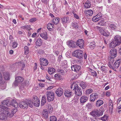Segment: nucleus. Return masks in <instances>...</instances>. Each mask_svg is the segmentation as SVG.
<instances>
[{
	"label": "nucleus",
	"mask_w": 121,
	"mask_h": 121,
	"mask_svg": "<svg viewBox=\"0 0 121 121\" xmlns=\"http://www.w3.org/2000/svg\"><path fill=\"white\" fill-rule=\"evenodd\" d=\"M0 108L2 110L3 112L0 114V119L3 120L5 119L7 117H11L12 116V114H10L8 110V108L6 106L0 105Z\"/></svg>",
	"instance_id": "f257e3e1"
},
{
	"label": "nucleus",
	"mask_w": 121,
	"mask_h": 121,
	"mask_svg": "<svg viewBox=\"0 0 121 121\" xmlns=\"http://www.w3.org/2000/svg\"><path fill=\"white\" fill-rule=\"evenodd\" d=\"M121 43V37L119 35L114 36V38L110 44V48H114Z\"/></svg>",
	"instance_id": "f03ea898"
},
{
	"label": "nucleus",
	"mask_w": 121,
	"mask_h": 121,
	"mask_svg": "<svg viewBox=\"0 0 121 121\" xmlns=\"http://www.w3.org/2000/svg\"><path fill=\"white\" fill-rule=\"evenodd\" d=\"M71 88V89L75 90V93L76 95L79 96L82 95V90L81 88L78 86L76 82H73L72 84Z\"/></svg>",
	"instance_id": "7ed1b4c3"
},
{
	"label": "nucleus",
	"mask_w": 121,
	"mask_h": 121,
	"mask_svg": "<svg viewBox=\"0 0 121 121\" xmlns=\"http://www.w3.org/2000/svg\"><path fill=\"white\" fill-rule=\"evenodd\" d=\"M11 102V103L10 102L9 100H5L1 102V104H2L1 105L3 106V105H6L8 106L11 105L16 108L18 107V104L15 100H12Z\"/></svg>",
	"instance_id": "20e7f679"
},
{
	"label": "nucleus",
	"mask_w": 121,
	"mask_h": 121,
	"mask_svg": "<svg viewBox=\"0 0 121 121\" xmlns=\"http://www.w3.org/2000/svg\"><path fill=\"white\" fill-rule=\"evenodd\" d=\"M25 65L22 61H18L14 64L12 66L11 69L13 71H14L16 69V68L19 66L22 67L21 68V70H23L25 67Z\"/></svg>",
	"instance_id": "39448f33"
},
{
	"label": "nucleus",
	"mask_w": 121,
	"mask_h": 121,
	"mask_svg": "<svg viewBox=\"0 0 121 121\" xmlns=\"http://www.w3.org/2000/svg\"><path fill=\"white\" fill-rule=\"evenodd\" d=\"M96 28L99 30V31L100 34L103 36L107 37L109 35L110 33L108 30H105L104 28H103L98 26H96Z\"/></svg>",
	"instance_id": "423d86ee"
},
{
	"label": "nucleus",
	"mask_w": 121,
	"mask_h": 121,
	"mask_svg": "<svg viewBox=\"0 0 121 121\" xmlns=\"http://www.w3.org/2000/svg\"><path fill=\"white\" fill-rule=\"evenodd\" d=\"M54 93L52 91L48 92H47V96L48 101H53L54 98Z\"/></svg>",
	"instance_id": "0eeeda50"
},
{
	"label": "nucleus",
	"mask_w": 121,
	"mask_h": 121,
	"mask_svg": "<svg viewBox=\"0 0 121 121\" xmlns=\"http://www.w3.org/2000/svg\"><path fill=\"white\" fill-rule=\"evenodd\" d=\"M24 80L23 78L21 77L17 76L15 78V80L13 85L15 86H17L18 83L22 82Z\"/></svg>",
	"instance_id": "6e6552de"
},
{
	"label": "nucleus",
	"mask_w": 121,
	"mask_h": 121,
	"mask_svg": "<svg viewBox=\"0 0 121 121\" xmlns=\"http://www.w3.org/2000/svg\"><path fill=\"white\" fill-rule=\"evenodd\" d=\"M34 105L36 107H38L40 105V101L36 96H34L33 99Z\"/></svg>",
	"instance_id": "1a4fd4ad"
},
{
	"label": "nucleus",
	"mask_w": 121,
	"mask_h": 121,
	"mask_svg": "<svg viewBox=\"0 0 121 121\" xmlns=\"http://www.w3.org/2000/svg\"><path fill=\"white\" fill-rule=\"evenodd\" d=\"M99 97V95L96 93H94L91 94L90 95V99L91 101L93 102Z\"/></svg>",
	"instance_id": "9d476101"
},
{
	"label": "nucleus",
	"mask_w": 121,
	"mask_h": 121,
	"mask_svg": "<svg viewBox=\"0 0 121 121\" xmlns=\"http://www.w3.org/2000/svg\"><path fill=\"white\" fill-rule=\"evenodd\" d=\"M91 115L94 117H98L100 116L99 110L97 109H95L90 112Z\"/></svg>",
	"instance_id": "9b49d317"
},
{
	"label": "nucleus",
	"mask_w": 121,
	"mask_h": 121,
	"mask_svg": "<svg viewBox=\"0 0 121 121\" xmlns=\"http://www.w3.org/2000/svg\"><path fill=\"white\" fill-rule=\"evenodd\" d=\"M102 14L101 13H98L94 17L92 18V20L94 22L98 21L102 17Z\"/></svg>",
	"instance_id": "f8f14e48"
},
{
	"label": "nucleus",
	"mask_w": 121,
	"mask_h": 121,
	"mask_svg": "<svg viewBox=\"0 0 121 121\" xmlns=\"http://www.w3.org/2000/svg\"><path fill=\"white\" fill-rule=\"evenodd\" d=\"M40 64L41 65L44 66H47L48 64V60L43 58H42L40 59Z\"/></svg>",
	"instance_id": "ddd939ff"
},
{
	"label": "nucleus",
	"mask_w": 121,
	"mask_h": 121,
	"mask_svg": "<svg viewBox=\"0 0 121 121\" xmlns=\"http://www.w3.org/2000/svg\"><path fill=\"white\" fill-rule=\"evenodd\" d=\"M121 62V60L119 59L116 60L115 61L114 65V68L113 69L116 71V69H117L120 66V64Z\"/></svg>",
	"instance_id": "4468645a"
},
{
	"label": "nucleus",
	"mask_w": 121,
	"mask_h": 121,
	"mask_svg": "<svg viewBox=\"0 0 121 121\" xmlns=\"http://www.w3.org/2000/svg\"><path fill=\"white\" fill-rule=\"evenodd\" d=\"M19 106L22 108H27L28 107V104L26 102L22 101L19 103Z\"/></svg>",
	"instance_id": "2eb2a0df"
},
{
	"label": "nucleus",
	"mask_w": 121,
	"mask_h": 121,
	"mask_svg": "<svg viewBox=\"0 0 121 121\" xmlns=\"http://www.w3.org/2000/svg\"><path fill=\"white\" fill-rule=\"evenodd\" d=\"M77 45L79 48H82L84 46L83 40L82 39H79L76 42Z\"/></svg>",
	"instance_id": "dca6fc26"
},
{
	"label": "nucleus",
	"mask_w": 121,
	"mask_h": 121,
	"mask_svg": "<svg viewBox=\"0 0 121 121\" xmlns=\"http://www.w3.org/2000/svg\"><path fill=\"white\" fill-rule=\"evenodd\" d=\"M81 68V66L77 65H75L71 67L72 70L74 71H78Z\"/></svg>",
	"instance_id": "f3484780"
},
{
	"label": "nucleus",
	"mask_w": 121,
	"mask_h": 121,
	"mask_svg": "<svg viewBox=\"0 0 121 121\" xmlns=\"http://www.w3.org/2000/svg\"><path fill=\"white\" fill-rule=\"evenodd\" d=\"M55 93L59 97L61 96L63 93L62 89L61 88H58L56 90Z\"/></svg>",
	"instance_id": "a211bd4d"
},
{
	"label": "nucleus",
	"mask_w": 121,
	"mask_h": 121,
	"mask_svg": "<svg viewBox=\"0 0 121 121\" xmlns=\"http://www.w3.org/2000/svg\"><path fill=\"white\" fill-rule=\"evenodd\" d=\"M85 14L88 16H91L93 13V11L91 9L85 10L84 11Z\"/></svg>",
	"instance_id": "6ab92c4d"
},
{
	"label": "nucleus",
	"mask_w": 121,
	"mask_h": 121,
	"mask_svg": "<svg viewBox=\"0 0 121 121\" xmlns=\"http://www.w3.org/2000/svg\"><path fill=\"white\" fill-rule=\"evenodd\" d=\"M109 28L113 30H116L117 29V24L112 23L109 25Z\"/></svg>",
	"instance_id": "aec40b11"
},
{
	"label": "nucleus",
	"mask_w": 121,
	"mask_h": 121,
	"mask_svg": "<svg viewBox=\"0 0 121 121\" xmlns=\"http://www.w3.org/2000/svg\"><path fill=\"white\" fill-rule=\"evenodd\" d=\"M75 43V42L72 40H70L69 41L67 44L69 46L74 48L76 47Z\"/></svg>",
	"instance_id": "412c9836"
},
{
	"label": "nucleus",
	"mask_w": 121,
	"mask_h": 121,
	"mask_svg": "<svg viewBox=\"0 0 121 121\" xmlns=\"http://www.w3.org/2000/svg\"><path fill=\"white\" fill-rule=\"evenodd\" d=\"M40 36L43 39L45 40H47L48 38L47 33L46 31H44L43 33H41Z\"/></svg>",
	"instance_id": "4be33fe9"
},
{
	"label": "nucleus",
	"mask_w": 121,
	"mask_h": 121,
	"mask_svg": "<svg viewBox=\"0 0 121 121\" xmlns=\"http://www.w3.org/2000/svg\"><path fill=\"white\" fill-rule=\"evenodd\" d=\"M88 99V98L85 96H82L80 99V102L81 104H83L86 102Z\"/></svg>",
	"instance_id": "5701e85b"
},
{
	"label": "nucleus",
	"mask_w": 121,
	"mask_h": 121,
	"mask_svg": "<svg viewBox=\"0 0 121 121\" xmlns=\"http://www.w3.org/2000/svg\"><path fill=\"white\" fill-rule=\"evenodd\" d=\"M46 108L49 113H51L53 111L52 106L50 104H48L47 105Z\"/></svg>",
	"instance_id": "b1692460"
},
{
	"label": "nucleus",
	"mask_w": 121,
	"mask_h": 121,
	"mask_svg": "<svg viewBox=\"0 0 121 121\" xmlns=\"http://www.w3.org/2000/svg\"><path fill=\"white\" fill-rule=\"evenodd\" d=\"M42 114L43 116L45 118H47L48 117V113L47 110L44 109L42 112Z\"/></svg>",
	"instance_id": "393cba45"
},
{
	"label": "nucleus",
	"mask_w": 121,
	"mask_h": 121,
	"mask_svg": "<svg viewBox=\"0 0 121 121\" xmlns=\"http://www.w3.org/2000/svg\"><path fill=\"white\" fill-rule=\"evenodd\" d=\"M72 94V92L69 90H66L64 92L65 95L67 97H69Z\"/></svg>",
	"instance_id": "a878e982"
},
{
	"label": "nucleus",
	"mask_w": 121,
	"mask_h": 121,
	"mask_svg": "<svg viewBox=\"0 0 121 121\" xmlns=\"http://www.w3.org/2000/svg\"><path fill=\"white\" fill-rule=\"evenodd\" d=\"M43 41L40 38L37 39L36 42V44L37 46H40L42 44Z\"/></svg>",
	"instance_id": "bb28decb"
},
{
	"label": "nucleus",
	"mask_w": 121,
	"mask_h": 121,
	"mask_svg": "<svg viewBox=\"0 0 121 121\" xmlns=\"http://www.w3.org/2000/svg\"><path fill=\"white\" fill-rule=\"evenodd\" d=\"M103 103V102L101 100H99L97 101L96 105L97 107H99Z\"/></svg>",
	"instance_id": "cd10ccee"
},
{
	"label": "nucleus",
	"mask_w": 121,
	"mask_h": 121,
	"mask_svg": "<svg viewBox=\"0 0 121 121\" xmlns=\"http://www.w3.org/2000/svg\"><path fill=\"white\" fill-rule=\"evenodd\" d=\"M59 21L60 18H59L55 17L53 19L52 22L54 24L56 25L59 23Z\"/></svg>",
	"instance_id": "c85d7f7f"
},
{
	"label": "nucleus",
	"mask_w": 121,
	"mask_h": 121,
	"mask_svg": "<svg viewBox=\"0 0 121 121\" xmlns=\"http://www.w3.org/2000/svg\"><path fill=\"white\" fill-rule=\"evenodd\" d=\"M55 70L53 68L50 67L48 68V72L50 74H52L55 71Z\"/></svg>",
	"instance_id": "c756f323"
},
{
	"label": "nucleus",
	"mask_w": 121,
	"mask_h": 121,
	"mask_svg": "<svg viewBox=\"0 0 121 121\" xmlns=\"http://www.w3.org/2000/svg\"><path fill=\"white\" fill-rule=\"evenodd\" d=\"M53 24L51 23H49L48 25L47 28L49 31H51L53 28Z\"/></svg>",
	"instance_id": "7c9ffc66"
},
{
	"label": "nucleus",
	"mask_w": 121,
	"mask_h": 121,
	"mask_svg": "<svg viewBox=\"0 0 121 121\" xmlns=\"http://www.w3.org/2000/svg\"><path fill=\"white\" fill-rule=\"evenodd\" d=\"M83 53H71L72 54L73 56L77 57L78 58H79L81 57L83 55Z\"/></svg>",
	"instance_id": "2f4dec72"
},
{
	"label": "nucleus",
	"mask_w": 121,
	"mask_h": 121,
	"mask_svg": "<svg viewBox=\"0 0 121 121\" xmlns=\"http://www.w3.org/2000/svg\"><path fill=\"white\" fill-rule=\"evenodd\" d=\"M3 76L5 80H8L9 79V75L8 73H3Z\"/></svg>",
	"instance_id": "473e14b6"
},
{
	"label": "nucleus",
	"mask_w": 121,
	"mask_h": 121,
	"mask_svg": "<svg viewBox=\"0 0 121 121\" xmlns=\"http://www.w3.org/2000/svg\"><path fill=\"white\" fill-rule=\"evenodd\" d=\"M3 82H4L3 83H0V88L2 90H4L6 88V84L4 81H3Z\"/></svg>",
	"instance_id": "72a5a7b5"
},
{
	"label": "nucleus",
	"mask_w": 121,
	"mask_h": 121,
	"mask_svg": "<svg viewBox=\"0 0 121 121\" xmlns=\"http://www.w3.org/2000/svg\"><path fill=\"white\" fill-rule=\"evenodd\" d=\"M91 6V4L89 1H87L85 3L84 7L85 8H88Z\"/></svg>",
	"instance_id": "f704fd0d"
},
{
	"label": "nucleus",
	"mask_w": 121,
	"mask_h": 121,
	"mask_svg": "<svg viewBox=\"0 0 121 121\" xmlns=\"http://www.w3.org/2000/svg\"><path fill=\"white\" fill-rule=\"evenodd\" d=\"M26 102L28 104V106H29L31 108L33 107V105H34V102L33 100L32 101H31L30 100H28Z\"/></svg>",
	"instance_id": "c9c22d12"
},
{
	"label": "nucleus",
	"mask_w": 121,
	"mask_h": 121,
	"mask_svg": "<svg viewBox=\"0 0 121 121\" xmlns=\"http://www.w3.org/2000/svg\"><path fill=\"white\" fill-rule=\"evenodd\" d=\"M109 56V59H110V60H113V59L116 56L117 54L116 53H110Z\"/></svg>",
	"instance_id": "e433bc0d"
},
{
	"label": "nucleus",
	"mask_w": 121,
	"mask_h": 121,
	"mask_svg": "<svg viewBox=\"0 0 121 121\" xmlns=\"http://www.w3.org/2000/svg\"><path fill=\"white\" fill-rule=\"evenodd\" d=\"M46 99L45 96H43L42 98L41 101V105L42 106L46 103Z\"/></svg>",
	"instance_id": "4c0bfd02"
},
{
	"label": "nucleus",
	"mask_w": 121,
	"mask_h": 121,
	"mask_svg": "<svg viewBox=\"0 0 121 121\" xmlns=\"http://www.w3.org/2000/svg\"><path fill=\"white\" fill-rule=\"evenodd\" d=\"M108 68L104 66H102L101 67V70L105 72H107L108 70Z\"/></svg>",
	"instance_id": "58836bf2"
},
{
	"label": "nucleus",
	"mask_w": 121,
	"mask_h": 121,
	"mask_svg": "<svg viewBox=\"0 0 121 121\" xmlns=\"http://www.w3.org/2000/svg\"><path fill=\"white\" fill-rule=\"evenodd\" d=\"M82 88L83 89H84L86 88L87 86L86 82H81L80 84Z\"/></svg>",
	"instance_id": "ea45409f"
},
{
	"label": "nucleus",
	"mask_w": 121,
	"mask_h": 121,
	"mask_svg": "<svg viewBox=\"0 0 121 121\" xmlns=\"http://www.w3.org/2000/svg\"><path fill=\"white\" fill-rule=\"evenodd\" d=\"M100 119L103 121H108V117L106 115H104L103 117L100 118Z\"/></svg>",
	"instance_id": "a19ab883"
},
{
	"label": "nucleus",
	"mask_w": 121,
	"mask_h": 121,
	"mask_svg": "<svg viewBox=\"0 0 121 121\" xmlns=\"http://www.w3.org/2000/svg\"><path fill=\"white\" fill-rule=\"evenodd\" d=\"M89 71L91 73V74L94 76H96L97 75L96 72L91 69H89Z\"/></svg>",
	"instance_id": "79ce46f5"
},
{
	"label": "nucleus",
	"mask_w": 121,
	"mask_h": 121,
	"mask_svg": "<svg viewBox=\"0 0 121 121\" xmlns=\"http://www.w3.org/2000/svg\"><path fill=\"white\" fill-rule=\"evenodd\" d=\"M95 47V43L94 42H92L90 44L89 47L92 49H94Z\"/></svg>",
	"instance_id": "37998d69"
},
{
	"label": "nucleus",
	"mask_w": 121,
	"mask_h": 121,
	"mask_svg": "<svg viewBox=\"0 0 121 121\" xmlns=\"http://www.w3.org/2000/svg\"><path fill=\"white\" fill-rule=\"evenodd\" d=\"M113 60H110L109 62V64H108V66L109 67L113 69L114 68V67H112V65H113Z\"/></svg>",
	"instance_id": "c03bdc74"
},
{
	"label": "nucleus",
	"mask_w": 121,
	"mask_h": 121,
	"mask_svg": "<svg viewBox=\"0 0 121 121\" xmlns=\"http://www.w3.org/2000/svg\"><path fill=\"white\" fill-rule=\"evenodd\" d=\"M62 22L63 23H66L69 20V17H65L64 18H61Z\"/></svg>",
	"instance_id": "a18cd8bd"
},
{
	"label": "nucleus",
	"mask_w": 121,
	"mask_h": 121,
	"mask_svg": "<svg viewBox=\"0 0 121 121\" xmlns=\"http://www.w3.org/2000/svg\"><path fill=\"white\" fill-rule=\"evenodd\" d=\"M50 121H56L57 118L55 116H51L50 117Z\"/></svg>",
	"instance_id": "49530a36"
},
{
	"label": "nucleus",
	"mask_w": 121,
	"mask_h": 121,
	"mask_svg": "<svg viewBox=\"0 0 121 121\" xmlns=\"http://www.w3.org/2000/svg\"><path fill=\"white\" fill-rule=\"evenodd\" d=\"M98 24L101 26H104L105 25V22L103 21H101L98 23Z\"/></svg>",
	"instance_id": "de8ad7c7"
},
{
	"label": "nucleus",
	"mask_w": 121,
	"mask_h": 121,
	"mask_svg": "<svg viewBox=\"0 0 121 121\" xmlns=\"http://www.w3.org/2000/svg\"><path fill=\"white\" fill-rule=\"evenodd\" d=\"M25 53H29V50L28 47L26 46H25L24 48Z\"/></svg>",
	"instance_id": "09e8293b"
},
{
	"label": "nucleus",
	"mask_w": 121,
	"mask_h": 121,
	"mask_svg": "<svg viewBox=\"0 0 121 121\" xmlns=\"http://www.w3.org/2000/svg\"><path fill=\"white\" fill-rule=\"evenodd\" d=\"M21 28L23 29H27L28 30H30L31 29L29 27V26L28 25H26L24 26H23L21 27Z\"/></svg>",
	"instance_id": "8fccbe9b"
},
{
	"label": "nucleus",
	"mask_w": 121,
	"mask_h": 121,
	"mask_svg": "<svg viewBox=\"0 0 121 121\" xmlns=\"http://www.w3.org/2000/svg\"><path fill=\"white\" fill-rule=\"evenodd\" d=\"M93 91V90L91 89H87L86 90V93L87 94H89L91 93Z\"/></svg>",
	"instance_id": "3c124183"
},
{
	"label": "nucleus",
	"mask_w": 121,
	"mask_h": 121,
	"mask_svg": "<svg viewBox=\"0 0 121 121\" xmlns=\"http://www.w3.org/2000/svg\"><path fill=\"white\" fill-rule=\"evenodd\" d=\"M92 105L90 103H89L86 105V107L88 109H90L92 107Z\"/></svg>",
	"instance_id": "603ef678"
},
{
	"label": "nucleus",
	"mask_w": 121,
	"mask_h": 121,
	"mask_svg": "<svg viewBox=\"0 0 121 121\" xmlns=\"http://www.w3.org/2000/svg\"><path fill=\"white\" fill-rule=\"evenodd\" d=\"M17 109L16 108H14L12 109V110L11 114L9 113L10 114H12V116L13 115L15 114L17 111Z\"/></svg>",
	"instance_id": "864d4df0"
},
{
	"label": "nucleus",
	"mask_w": 121,
	"mask_h": 121,
	"mask_svg": "<svg viewBox=\"0 0 121 121\" xmlns=\"http://www.w3.org/2000/svg\"><path fill=\"white\" fill-rule=\"evenodd\" d=\"M117 50L116 49L113 48L111 50L110 52V53H117Z\"/></svg>",
	"instance_id": "5fc2aeb1"
},
{
	"label": "nucleus",
	"mask_w": 121,
	"mask_h": 121,
	"mask_svg": "<svg viewBox=\"0 0 121 121\" xmlns=\"http://www.w3.org/2000/svg\"><path fill=\"white\" fill-rule=\"evenodd\" d=\"M73 53H83V52L80 50H76L74 51Z\"/></svg>",
	"instance_id": "6e6d98bb"
},
{
	"label": "nucleus",
	"mask_w": 121,
	"mask_h": 121,
	"mask_svg": "<svg viewBox=\"0 0 121 121\" xmlns=\"http://www.w3.org/2000/svg\"><path fill=\"white\" fill-rule=\"evenodd\" d=\"M17 44L16 42H14L13 43L12 45V47L14 48H16L17 46Z\"/></svg>",
	"instance_id": "4d7b16f0"
},
{
	"label": "nucleus",
	"mask_w": 121,
	"mask_h": 121,
	"mask_svg": "<svg viewBox=\"0 0 121 121\" xmlns=\"http://www.w3.org/2000/svg\"><path fill=\"white\" fill-rule=\"evenodd\" d=\"M73 13L74 15V17H75L76 19H78L79 18V17L78 15H77L76 14L74 13V12H73Z\"/></svg>",
	"instance_id": "13d9d810"
},
{
	"label": "nucleus",
	"mask_w": 121,
	"mask_h": 121,
	"mask_svg": "<svg viewBox=\"0 0 121 121\" xmlns=\"http://www.w3.org/2000/svg\"><path fill=\"white\" fill-rule=\"evenodd\" d=\"M3 81L2 77V74L0 73V83H3L4 82H3Z\"/></svg>",
	"instance_id": "bf43d9fd"
},
{
	"label": "nucleus",
	"mask_w": 121,
	"mask_h": 121,
	"mask_svg": "<svg viewBox=\"0 0 121 121\" xmlns=\"http://www.w3.org/2000/svg\"><path fill=\"white\" fill-rule=\"evenodd\" d=\"M36 18L34 17L30 19V22H33L36 21Z\"/></svg>",
	"instance_id": "052dcab7"
},
{
	"label": "nucleus",
	"mask_w": 121,
	"mask_h": 121,
	"mask_svg": "<svg viewBox=\"0 0 121 121\" xmlns=\"http://www.w3.org/2000/svg\"><path fill=\"white\" fill-rule=\"evenodd\" d=\"M106 95L108 97L110 95V92L109 91H107L106 93Z\"/></svg>",
	"instance_id": "680f3d73"
},
{
	"label": "nucleus",
	"mask_w": 121,
	"mask_h": 121,
	"mask_svg": "<svg viewBox=\"0 0 121 121\" xmlns=\"http://www.w3.org/2000/svg\"><path fill=\"white\" fill-rule=\"evenodd\" d=\"M113 105V104L112 101L111 100H110L109 103V106L112 107Z\"/></svg>",
	"instance_id": "e2e57ef3"
},
{
	"label": "nucleus",
	"mask_w": 121,
	"mask_h": 121,
	"mask_svg": "<svg viewBox=\"0 0 121 121\" xmlns=\"http://www.w3.org/2000/svg\"><path fill=\"white\" fill-rule=\"evenodd\" d=\"M121 101V97L119 98L117 100V104H119L120 101Z\"/></svg>",
	"instance_id": "0e129e2a"
},
{
	"label": "nucleus",
	"mask_w": 121,
	"mask_h": 121,
	"mask_svg": "<svg viewBox=\"0 0 121 121\" xmlns=\"http://www.w3.org/2000/svg\"><path fill=\"white\" fill-rule=\"evenodd\" d=\"M54 87V86H49V87H48V88H47L46 89L47 90H50L53 88Z\"/></svg>",
	"instance_id": "69168bd1"
},
{
	"label": "nucleus",
	"mask_w": 121,
	"mask_h": 121,
	"mask_svg": "<svg viewBox=\"0 0 121 121\" xmlns=\"http://www.w3.org/2000/svg\"><path fill=\"white\" fill-rule=\"evenodd\" d=\"M35 66L34 68V69L35 70L37 69V64L36 63H35Z\"/></svg>",
	"instance_id": "338daca9"
},
{
	"label": "nucleus",
	"mask_w": 121,
	"mask_h": 121,
	"mask_svg": "<svg viewBox=\"0 0 121 121\" xmlns=\"http://www.w3.org/2000/svg\"><path fill=\"white\" fill-rule=\"evenodd\" d=\"M39 86L41 87H43L44 86V84L43 83H40L39 84Z\"/></svg>",
	"instance_id": "774afa93"
}]
</instances>
